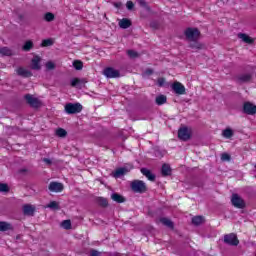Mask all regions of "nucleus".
Listing matches in <instances>:
<instances>
[{
    "label": "nucleus",
    "instance_id": "5701e85b",
    "mask_svg": "<svg viewBox=\"0 0 256 256\" xmlns=\"http://www.w3.org/2000/svg\"><path fill=\"white\" fill-rule=\"evenodd\" d=\"M0 53L6 57H11V55H13V50L9 47H2L0 48Z\"/></svg>",
    "mask_w": 256,
    "mask_h": 256
},
{
    "label": "nucleus",
    "instance_id": "f3484780",
    "mask_svg": "<svg viewBox=\"0 0 256 256\" xmlns=\"http://www.w3.org/2000/svg\"><path fill=\"white\" fill-rule=\"evenodd\" d=\"M120 29H129V27H131L132 23L131 20L127 19V18H123L119 21L118 23Z\"/></svg>",
    "mask_w": 256,
    "mask_h": 256
},
{
    "label": "nucleus",
    "instance_id": "9d476101",
    "mask_svg": "<svg viewBox=\"0 0 256 256\" xmlns=\"http://www.w3.org/2000/svg\"><path fill=\"white\" fill-rule=\"evenodd\" d=\"M243 111L246 115H256V105L251 102H245Z\"/></svg>",
    "mask_w": 256,
    "mask_h": 256
},
{
    "label": "nucleus",
    "instance_id": "c85d7f7f",
    "mask_svg": "<svg viewBox=\"0 0 256 256\" xmlns=\"http://www.w3.org/2000/svg\"><path fill=\"white\" fill-rule=\"evenodd\" d=\"M48 209H53L54 211H59V203L57 201H52L47 205Z\"/></svg>",
    "mask_w": 256,
    "mask_h": 256
},
{
    "label": "nucleus",
    "instance_id": "aec40b11",
    "mask_svg": "<svg viewBox=\"0 0 256 256\" xmlns=\"http://www.w3.org/2000/svg\"><path fill=\"white\" fill-rule=\"evenodd\" d=\"M111 200L115 201L116 203H125V197L121 196L119 193H113L111 195Z\"/></svg>",
    "mask_w": 256,
    "mask_h": 256
},
{
    "label": "nucleus",
    "instance_id": "a211bd4d",
    "mask_svg": "<svg viewBox=\"0 0 256 256\" xmlns=\"http://www.w3.org/2000/svg\"><path fill=\"white\" fill-rule=\"evenodd\" d=\"M0 231H13V225L9 222L1 221L0 222Z\"/></svg>",
    "mask_w": 256,
    "mask_h": 256
},
{
    "label": "nucleus",
    "instance_id": "1a4fd4ad",
    "mask_svg": "<svg viewBox=\"0 0 256 256\" xmlns=\"http://www.w3.org/2000/svg\"><path fill=\"white\" fill-rule=\"evenodd\" d=\"M49 191L52 193H61L65 189V186H63V183L61 182H51L48 186Z\"/></svg>",
    "mask_w": 256,
    "mask_h": 256
},
{
    "label": "nucleus",
    "instance_id": "dca6fc26",
    "mask_svg": "<svg viewBox=\"0 0 256 256\" xmlns=\"http://www.w3.org/2000/svg\"><path fill=\"white\" fill-rule=\"evenodd\" d=\"M140 171L144 177L148 178V181H155V174H153L151 170L147 168H141Z\"/></svg>",
    "mask_w": 256,
    "mask_h": 256
},
{
    "label": "nucleus",
    "instance_id": "cd10ccee",
    "mask_svg": "<svg viewBox=\"0 0 256 256\" xmlns=\"http://www.w3.org/2000/svg\"><path fill=\"white\" fill-rule=\"evenodd\" d=\"M97 203L98 205H100V207H107L109 205V202L107 201V199L103 197L97 198Z\"/></svg>",
    "mask_w": 256,
    "mask_h": 256
},
{
    "label": "nucleus",
    "instance_id": "ddd939ff",
    "mask_svg": "<svg viewBox=\"0 0 256 256\" xmlns=\"http://www.w3.org/2000/svg\"><path fill=\"white\" fill-rule=\"evenodd\" d=\"M41 57L39 56H34L31 60V69L34 71H39L41 69Z\"/></svg>",
    "mask_w": 256,
    "mask_h": 256
},
{
    "label": "nucleus",
    "instance_id": "4468645a",
    "mask_svg": "<svg viewBox=\"0 0 256 256\" xmlns=\"http://www.w3.org/2000/svg\"><path fill=\"white\" fill-rule=\"evenodd\" d=\"M127 173H129V169L127 167L118 168L113 173V177H115V179H119V177H123V175H127Z\"/></svg>",
    "mask_w": 256,
    "mask_h": 256
},
{
    "label": "nucleus",
    "instance_id": "7ed1b4c3",
    "mask_svg": "<svg viewBox=\"0 0 256 256\" xmlns=\"http://www.w3.org/2000/svg\"><path fill=\"white\" fill-rule=\"evenodd\" d=\"M184 35L188 41H197L201 32L197 28H187L184 32Z\"/></svg>",
    "mask_w": 256,
    "mask_h": 256
},
{
    "label": "nucleus",
    "instance_id": "a878e982",
    "mask_svg": "<svg viewBox=\"0 0 256 256\" xmlns=\"http://www.w3.org/2000/svg\"><path fill=\"white\" fill-rule=\"evenodd\" d=\"M240 83H249L251 81V74H242L238 76Z\"/></svg>",
    "mask_w": 256,
    "mask_h": 256
},
{
    "label": "nucleus",
    "instance_id": "72a5a7b5",
    "mask_svg": "<svg viewBox=\"0 0 256 256\" xmlns=\"http://www.w3.org/2000/svg\"><path fill=\"white\" fill-rule=\"evenodd\" d=\"M32 47H33V41L28 40L23 45L22 49H23V51H29Z\"/></svg>",
    "mask_w": 256,
    "mask_h": 256
},
{
    "label": "nucleus",
    "instance_id": "e433bc0d",
    "mask_svg": "<svg viewBox=\"0 0 256 256\" xmlns=\"http://www.w3.org/2000/svg\"><path fill=\"white\" fill-rule=\"evenodd\" d=\"M127 55H128L131 59H135V58L139 57V53H137V51H134V50H128V51H127Z\"/></svg>",
    "mask_w": 256,
    "mask_h": 256
},
{
    "label": "nucleus",
    "instance_id": "4be33fe9",
    "mask_svg": "<svg viewBox=\"0 0 256 256\" xmlns=\"http://www.w3.org/2000/svg\"><path fill=\"white\" fill-rule=\"evenodd\" d=\"M161 172L163 177H168V175H171V166L169 164H163Z\"/></svg>",
    "mask_w": 256,
    "mask_h": 256
},
{
    "label": "nucleus",
    "instance_id": "9b49d317",
    "mask_svg": "<svg viewBox=\"0 0 256 256\" xmlns=\"http://www.w3.org/2000/svg\"><path fill=\"white\" fill-rule=\"evenodd\" d=\"M172 89L176 95H185V86L180 82H174L172 84Z\"/></svg>",
    "mask_w": 256,
    "mask_h": 256
},
{
    "label": "nucleus",
    "instance_id": "20e7f679",
    "mask_svg": "<svg viewBox=\"0 0 256 256\" xmlns=\"http://www.w3.org/2000/svg\"><path fill=\"white\" fill-rule=\"evenodd\" d=\"M224 243L231 247H237L239 245V238H237V234L235 233L226 234L224 235Z\"/></svg>",
    "mask_w": 256,
    "mask_h": 256
},
{
    "label": "nucleus",
    "instance_id": "b1692460",
    "mask_svg": "<svg viewBox=\"0 0 256 256\" xmlns=\"http://www.w3.org/2000/svg\"><path fill=\"white\" fill-rule=\"evenodd\" d=\"M189 47L191 49H194V51H199V49H203V44H201L197 40H195L190 43Z\"/></svg>",
    "mask_w": 256,
    "mask_h": 256
},
{
    "label": "nucleus",
    "instance_id": "393cba45",
    "mask_svg": "<svg viewBox=\"0 0 256 256\" xmlns=\"http://www.w3.org/2000/svg\"><path fill=\"white\" fill-rule=\"evenodd\" d=\"M234 133L231 128H226L225 130L222 131V137L225 139H231L233 137Z\"/></svg>",
    "mask_w": 256,
    "mask_h": 256
},
{
    "label": "nucleus",
    "instance_id": "412c9836",
    "mask_svg": "<svg viewBox=\"0 0 256 256\" xmlns=\"http://www.w3.org/2000/svg\"><path fill=\"white\" fill-rule=\"evenodd\" d=\"M160 223L169 229H173V227H175V224H173V221H171L169 218H160Z\"/></svg>",
    "mask_w": 256,
    "mask_h": 256
},
{
    "label": "nucleus",
    "instance_id": "bb28decb",
    "mask_svg": "<svg viewBox=\"0 0 256 256\" xmlns=\"http://www.w3.org/2000/svg\"><path fill=\"white\" fill-rule=\"evenodd\" d=\"M156 105H165L167 103V96L159 95L156 97Z\"/></svg>",
    "mask_w": 256,
    "mask_h": 256
},
{
    "label": "nucleus",
    "instance_id": "ea45409f",
    "mask_svg": "<svg viewBox=\"0 0 256 256\" xmlns=\"http://www.w3.org/2000/svg\"><path fill=\"white\" fill-rule=\"evenodd\" d=\"M221 160L222 161H231V156L229 154H227V153H223L221 155Z\"/></svg>",
    "mask_w": 256,
    "mask_h": 256
},
{
    "label": "nucleus",
    "instance_id": "f03ea898",
    "mask_svg": "<svg viewBox=\"0 0 256 256\" xmlns=\"http://www.w3.org/2000/svg\"><path fill=\"white\" fill-rule=\"evenodd\" d=\"M130 187L134 193H145L147 191V184L142 180H133Z\"/></svg>",
    "mask_w": 256,
    "mask_h": 256
},
{
    "label": "nucleus",
    "instance_id": "c756f323",
    "mask_svg": "<svg viewBox=\"0 0 256 256\" xmlns=\"http://www.w3.org/2000/svg\"><path fill=\"white\" fill-rule=\"evenodd\" d=\"M44 19L45 21H47L48 23H51V21H55V14L48 12L44 15Z\"/></svg>",
    "mask_w": 256,
    "mask_h": 256
},
{
    "label": "nucleus",
    "instance_id": "6ab92c4d",
    "mask_svg": "<svg viewBox=\"0 0 256 256\" xmlns=\"http://www.w3.org/2000/svg\"><path fill=\"white\" fill-rule=\"evenodd\" d=\"M17 73H18V75H20V77H31L33 75V73H31V71H29L23 67L18 68Z\"/></svg>",
    "mask_w": 256,
    "mask_h": 256
},
{
    "label": "nucleus",
    "instance_id": "f704fd0d",
    "mask_svg": "<svg viewBox=\"0 0 256 256\" xmlns=\"http://www.w3.org/2000/svg\"><path fill=\"white\" fill-rule=\"evenodd\" d=\"M0 192L1 193H9V185L5 183H0Z\"/></svg>",
    "mask_w": 256,
    "mask_h": 256
},
{
    "label": "nucleus",
    "instance_id": "6e6552de",
    "mask_svg": "<svg viewBox=\"0 0 256 256\" xmlns=\"http://www.w3.org/2000/svg\"><path fill=\"white\" fill-rule=\"evenodd\" d=\"M104 75L108 79H116L117 77H121L119 70L111 67L104 69Z\"/></svg>",
    "mask_w": 256,
    "mask_h": 256
},
{
    "label": "nucleus",
    "instance_id": "4c0bfd02",
    "mask_svg": "<svg viewBox=\"0 0 256 256\" xmlns=\"http://www.w3.org/2000/svg\"><path fill=\"white\" fill-rule=\"evenodd\" d=\"M46 69L48 71H53V69H55V63H53V61H48L46 63Z\"/></svg>",
    "mask_w": 256,
    "mask_h": 256
},
{
    "label": "nucleus",
    "instance_id": "7c9ffc66",
    "mask_svg": "<svg viewBox=\"0 0 256 256\" xmlns=\"http://www.w3.org/2000/svg\"><path fill=\"white\" fill-rule=\"evenodd\" d=\"M193 225H201L203 223V216H195L192 218Z\"/></svg>",
    "mask_w": 256,
    "mask_h": 256
},
{
    "label": "nucleus",
    "instance_id": "de8ad7c7",
    "mask_svg": "<svg viewBox=\"0 0 256 256\" xmlns=\"http://www.w3.org/2000/svg\"><path fill=\"white\" fill-rule=\"evenodd\" d=\"M139 1V3L143 6V7H145V0H138Z\"/></svg>",
    "mask_w": 256,
    "mask_h": 256
},
{
    "label": "nucleus",
    "instance_id": "c03bdc74",
    "mask_svg": "<svg viewBox=\"0 0 256 256\" xmlns=\"http://www.w3.org/2000/svg\"><path fill=\"white\" fill-rule=\"evenodd\" d=\"M158 85H159V87H163V85H165V78H159Z\"/></svg>",
    "mask_w": 256,
    "mask_h": 256
},
{
    "label": "nucleus",
    "instance_id": "37998d69",
    "mask_svg": "<svg viewBox=\"0 0 256 256\" xmlns=\"http://www.w3.org/2000/svg\"><path fill=\"white\" fill-rule=\"evenodd\" d=\"M101 255V252L97 251V250H91L90 251V256H99Z\"/></svg>",
    "mask_w": 256,
    "mask_h": 256
},
{
    "label": "nucleus",
    "instance_id": "58836bf2",
    "mask_svg": "<svg viewBox=\"0 0 256 256\" xmlns=\"http://www.w3.org/2000/svg\"><path fill=\"white\" fill-rule=\"evenodd\" d=\"M62 227H63L64 229H71V220H64V221L62 222Z\"/></svg>",
    "mask_w": 256,
    "mask_h": 256
},
{
    "label": "nucleus",
    "instance_id": "79ce46f5",
    "mask_svg": "<svg viewBox=\"0 0 256 256\" xmlns=\"http://www.w3.org/2000/svg\"><path fill=\"white\" fill-rule=\"evenodd\" d=\"M80 81H81V80H79V78H74V79H72V81H71V86H72V87H77V85H79Z\"/></svg>",
    "mask_w": 256,
    "mask_h": 256
},
{
    "label": "nucleus",
    "instance_id": "49530a36",
    "mask_svg": "<svg viewBox=\"0 0 256 256\" xmlns=\"http://www.w3.org/2000/svg\"><path fill=\"white\" fill-rule=\"evenodd\" d=\"M145 75H153V69H146Z\"/></svg>",
    "mask_w": 256,
    "mask_h": 256
},
{
    "label": "nucleus",
    "instance_id": "423d86ee",
    "mask_svg": "<svg viewBox=\"0 0 256 256\" xmlns=\"http://www.w3.org/2000/svg\"><path fill=\"white\" fill-rule=\"evenodd\" d=\"M178 138L181 141H189L191 139V129L187 127L180 128L178 130Z\"/></svg>",
    "mask_w": 256,
    "mask_h": 256
},
{
    "label": "nucleus",
    "instance_id": "a18cd8bd",
    "mask_svg": "<svg viewBox=\"0 0 256 256\" xmlns=\"http://www.w3.org/2000/svg\"><path fill=\"white\" fill-rule=\"evenodd\" d=\"M43 162L46 163V165H51L53 163L49 158H44Z\"/></svg>",
    "mask_w": 256,
    "mask_h": 256
},
{
    "label": "nucleus",
    "instance_id": "c9c22d12",
    "mask_svg": "<svg viewBox=\"0 0 256 256\" xmlns=\"http://www.w3.org/2000/svg\"><path fill=\"white\" fill-rule=\"evenodd\" d=\"M53 45V40L51 39H45L41 43V47H51Z\"/></svg>",
    "mask_w": 256,
    "mask_h": 256
},
{
    "label": "nucleus",
    "instance_id": "f257e3e1",
    "mask_svg": "<svg viewBox=\"0 0 256 256\" xmlns=\"http://www.w3.org/2000/svg\"><path fill=\"white\" fill-rule=\"evenodd\" d=\"M64 111L67 115H77V113H81L83 111V105L81 103H67L64 106Z\"/></svg>",
    "mask_w": 256,
    "mask_h": 256
},
{
    "label": "nucleus",
    "instance_id": "473e14b6",
    "mask_svg": "<svg viewBox=\"0 0 256 256\" xmlns=\"http://www.w3.org/2000/svg\"><path fill=\"white\" fill-rule=\"evenodd\" d=\"M56 135L57 137H67V130L63 129V128H59L56 130Z\"/></svg>",
    "mask_w": 256,
    "mask_h": 256
},
{
    "label": "nucleus",
    "instance_id": "2f4dec72",
    "mask_svg": "<svg viewBox=\"0 0 256 256\" xmlns=\"http://www.w3.org/2000/svg\"><path fill=\"white\" fill-rule=\"evenodd\" d=\"M73 67H74V69H76V71H81V69H83V62H81L79 60H75L73 62Z\"/></svg>",
    "mask_w": 256,
    "mask_h": 256
},
{
    "label": "nucleus",
    "instance_id": "39448f33",
    "mask_svg": "<svg viewBox=\"0 0 256 256\" xmlns=\"http://www.w3.org/2000/svg\"><path fill=\"white\" fill-rule=\"evenodd\" d=\"M231 203L236 209H245V200L241 198L238 194H233L231 198Z\"/></svg>",
    "mask_w": 256,
    "mask_h": 256
},
{
    "label": "nucleus",
    "instance_id": "0eeeda50",
    "mask_svg": "<svg viewBox=\"0 0 256 256\" xmlns=\"http://www.w3.org/2000/svg\"><path fill=\"white\" fill-rule=\"evenodd\" d=\"M24 99L26 100V103L30 105V107H34L35 109L41 107V102L39 101V99L33 97V95L31 94H26L24 96Z\"/></svg>",
    "mask_w": 256,
    "mask_h": 256
},
{
    "label": "nucleus",
    "instance_id": "09e8293b",
    "mask_svg": "<svg viewBox=\"0 0 256 256\" xmlns=\"http://www.w3.org/2000/svg\"><path fill=\"white\" fill-rule=\"evenodd\" d=\"M120 4H116V7H119Z\"/></svg>",
    "mask_w": 256,
    "mask_h": 256
},
{
    "label": "nucleus",
    "instance_id": "a19ab883",
    "mask_svg": "<svg viewBox=\"0 0 256 256\" xmlns=\"http://www.w3.org/2000/svg\"><path fill=\"white\" fill-rule=\"evenodd\" d=\"M126 7H127L128 11H132V9L135 7V4L133 3V1H128L126 3Z\"/></svg>",
    "mask_w": 256,
    "mask_h": 256
},
{
    "label": "nucleus",
    "instance_id": "2eb2a0df",
    "mask_svg": "<svg viewBox=\"0 0 256 256\" xmlns=\"http://www.w3.org/2000/svg\"><path fill=\"white\" fill-rule=\"evenodd\" d=\"M238 38L241 39L244 43H247L248 45H253V43H255V39L251 38L245 33H239Z\"/></svg>",
    "mask_w": 256,
    "mask_h": 256
},
{
    "label": "nucleus",
    "instance_id": "f8f14e48",
    "mask_svg": "<svg viewBox=\"0 0 256 256\" xmlns=\"http://www.w3.org/2000/svg\"><path fill=\"white\" fill-rule=\"evenodd\" d=\"M35 209V206L31 204H25L22 207L24 215H27L28 217H33V215H35Z\"/></svg>",
    "mask_w": 256,
    "mask_h": 256
}]
</instances>
